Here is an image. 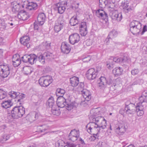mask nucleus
Wrapping results in <instances>:
<instances>
[{"instance_id":"nucleus-1","label":"nucleus","mask_w":147,"mask_h":147,"mask_svg":"<svg viewBox=\"0 0 147 147\" xmlns=\"http://www.w3.org/2000/svg\"><path fill=\"white\" fill-rule=\"evenodd\" d=\"M57 105L58 107H65L68 110H71L74 106V104L68 100H67L62 96L58 97L57 99Z\"/></svg>"},{"instance_id":"nucleus-2","label":"nucleus","mask_w":147,"mask_h":147,"mask_svg":"<svg viewBox=\"0 0 147 147\" xmlns=\"http://www.w3.org/2000/svg\"><path fill=\"white\" fill-rule=\"evenodd\" d=\"M130 30L134 35L138 34L142 28V24L139 21L133 20L129 24Z\"/></svg>"},{"instance_id":"nucleus-3","label":"nucleus","mask_w":147,"mask_h":147,"mask_svg":"<svg viewBox=\"0 0 147 147\" xmlns=\"http://www.w3.org/2000/svg\"><path fill=\"white\" fill-rule=\"evenodd\" d=\"M11 116L14 119L22 117L25 113L24 107L22 106L15 107L11 111Z\"/></svg>"},{"instance_id":"nucleus-4","label":"nucleus","mask_w":147,"mask_h":147,"mask_svg":"<svg viewBox=\"0 0 147 147\" xmlns=\"http://www.w3.org/2000/svg\"><path fill=\"white\" fill-rule=\"evenodd\" d=\"M69 0H61L59 3H58L56 5V7L55 8L56 10H57L58 12L60 14H62L64 12L66 7L67 5H69Z\"/></svg>"},{"instance_id":"nucleus-5","label":"nucleus","mask_w":147,"mask_h":147,"mask_svg":"<svg viewBox=\"0 0 147 147\" xmlns=\"http://www.w3.org/2000/svg\"><path fill=\"white\" fill-rule=\"evenodd\" d=\"M11 70L8 65H0V76L3 78H5L9 75Z\"/></svg>"},{"instance_id":"nucleus-6","label":"nucleus","mask_w":147,"mask_h":147,"mask_svg":"<svg viewBox=\"0 0 147 147\" xmlns=\"http://www.w3.org/2000/svg\"><path fill=\"white\" fill-rule=\"evenodd\" d=\"M52 82V78L49 76H42L38 80L39 84L42 86L47 87Z\"/></svg>"},{"instance_id":"nucleus-7","label":"nucleus","mask_w":147,"mask_h":147,"mask_svg":"<svg viewBox=\"0 0 147 147\" xmlns=\"http://www.w3.org/2000/svg\"><path fill=\"white\" fill-rule=\"evenodd\" d=\"M94 121L97 123L98 126L99 127L101 130L102 129H105L106 127V121L104 117L100 116L98 117L93 119Z\"/></svg>"},{"instance_id":"nucleus-8","label":"nucleus","mask_w":147,"mask_h":147,"mask_svg":"<svg viewBox=\"0 0 147 147\" xmlns=\"http://www.w3.org/2000/svg\"><path fill=\"white\" fill-rule=\"evenodd\" d=\"M64 25L63 18L59 17L55 21L54 29L56 32H58L63 28Z\"/></svg>"},{"instance_id":"nucleus-9","label":"nucleus","mask_w":147,"mask_h":147,"mask_svg":"<svg viewBox=\"0 0 147 147\" xmlns=\"http://www.w3.org/2000/svg\"><path fill=\"white\" fill-rule=\"evenodd\" d=\"M42 56H40L39 54L37 55L34 54H30L28 62L31 64H32L36 63L37 61H39L41 63H43L44 62V60L42 59Z\"/></svg>"},{"instance_id":"nucleus-10","label":"nucleus","mask_w":147,"mask_h":147,"mask_svg":"<svg viewBox=\"0 0 147 147\" xmlns=\"http://www.w3.org/2000/svg\"><path fill=\"white\" fill-rule=\"evenodd\" d=\"M81 92L84 99V101H82L80 103L81 105H82L86 103L85 101H88L90 100L91 94L90 91L86 89H83Z\"/></svg>"},{"instance_id":"nucleus-11","label":"nucleus","mask_w":147,"mask_h":147,"mask_svg":"<svg viewBox=\"0 0 147 147\" xmlns=\"http://www.w3.org/2000/svg\"><path fill=\"white\" fill-rule=\"evenodd\" d=\"M97 72L95 71L93 68L89 69L86 74L87 78L89 80H92L95 79L97 76Z\"/></svg>"},{"instance_id":"nucleus-12","label":"nucleus","mask_w":147,"mask_h":147,"mask_svg":"<svg viewBox=\"0 0 147 147\" xmlns=\"http://www.w3.org/2000/svg\"><path fill=\"white\" fill-rule=\"evenodd\" d=\"M80 36L77 33L71 34L69 36V40L70 43L72 45L78 43L80 40Z\"/></svg>"},{"instance_id":"nucleus-13","label":"nucleus","mask_w":147,"mask_h":147,"mask_svg":"<svg viewBox=\"0 0 147 147\" xmlns=\"http://www.w3.org/2000/svg\"><path fill=\"white\" fill-rule=\"evenodd\" d=\"M126 129L125 126L123 124H120L116 126L114 129L116 133L119 135H123L126 131Z\"/></svg>"},{"instance_id":"nucleus-14","label":"nucleus","mask_w":147,"mask_h":147,"mask_svg":"<svg viewBox=\"0 0 147 147\" xmlns=\"http://www.w3.org/2000/svg\"><path fill=\"white\" fill-rule=\"evenodd\" d=\"M12 61L14 67L18 66L21 63L20 55L18 54L14 55L12 58Z\"/></svg>"},{"instance_id":"nucleus-15","label":"nucleus","mask_w":147,"mask_h":147,"mask_svg":"<svg viewBox=\"0 0 147 147\" xmlns=\"http://www.w3.org/2000/svg\"><path fill=\"white\" fill-rule=\"evenodd\" d=\"M99 79L100 82L98 83L97 86L98 88L103 89L106 87L107 85L106 78L105 77L101 76Z\"/></svg>"},{"instance_id":"nucleus-16","label":"nucleus","mask_w":147,"mask_h":147,"mask_svg":"<svg viewBox=\"0 0 147 147\" xmlns=\"http://www.w3.org/2000/svg\"><path fill=\"white\" fill-rule=\"evenodd\" d=\"M80 28L81 35L83 36H86L88 33L86 23L84 22H81Z\"/></svg>"},{"instance_id":"nucleus-17","label":"nucleus","mask_w":147,"mask_h":147,"mask_svg":"<svg viewBox=\"0 0 147 147\" xmlns=\"http://www.w3.org/2000/svg\"><path fill=\"white\" fill-rule=\"evenodd\" d=\"M96 15L98 17L104 20L107 19L108 17L107 14L102 9L96 11Z\"/></svg>"},{"instance_id":"nucleus-18","label":"nucleus","mask_w":147,"mask_h":147,"mask_svg":"<svg viewBox=\"0 0 147 147\" xmlns=\"http://www.w3.org/2000/svg\"><path fill=\"white\" fill-rule=\"evenodd\" d=\"M24 6L25 7L29 10H35L37 7V4L33 2H28V1L24 2Z\"/></svg>"},{"instance_id":"nucleus-19","label":"nucleus","mask_w":147,"mask_h":147,"mask_svg":"<svg viewBox=\"0 0 147 147\" xmlns=\"http://www.w3.org/2000/svg\"><path fill=\"white\" fill-rule=\"evenodd\" d=\"M61 49L63 53L68 54L71 50V48L67 42H63L61 46Z\"/></svg>"},{"instance_id":"nucleus-20","label":"nucleus","mask_w":147,"mask_h":147,"mask_svg":"<svg viewBox=\"0 0 147 147\" xmlns=\"http://www.w3.org/2000/svg\"><path fill=\"white\" fill-rule=\"evenodd\" d=\"M112 18L117 21H120L122 18V14L121 13H118L117 11H115L112 12L111 15Z\"/></svg>"},{"instance_id":"nucleus-21","label":"nucleus","mask_w":147,"mask_h":147,"mask_svg":"<svg viewBox=\"0 0 147 147\" xmlns=\"http://www.w3.org/2000/svg\"><path fill=\"white\" fill-rule=\"evenodd\" d=\"M125 110L128 115H132L136 112V107L134 104H130L128 107H125Z\"/></svg>"},{"instance_id":"nucleus-22","label":"nucleus","mask_w":147,"mask_h":147,"mask_svg":"<svg viewBox=\"0 0 147 147\" xmlns=\"http://www.w3.org/2000/svg\"><path fill=\"white\" fill-rule=\"evenodd\" d=\"M17 16L19 19L23 20H26L29 18L28 15L24 11H20L18 13Z\"/></svg>"},{"instance_id":"nucleus-23","label":"nucleus","mask_w":147,"mask_h":147,"mask_svg":"<svg viewBox=\"0 0 147 147\" xmlns=\"http://www.w3.org/2000/svg\"><path fill=\"white\" fill-rule=\"evenodd\" d=\"M21 43L23 45L26 46L27 48L30 47V45L29 43V41L30 40L29 37L28 36H23L20 39Z\"/></svg>"},{"instance_id":"nucleus-24","label":"nucleus","mask_w":147,"mask_h":147,"mask_svg":"<svg viewBox=\"0 0 147 147\" xmlns=\"http://www.w3.org/2000/svg\"><path fill=\"white\" fill-rule=\"evenodd\" d=\"M45 15L43 13H40L37 17V20L38 23L40 25H42L45 20Z\"/></svg>"},{"instance_id":"nucleus-25","label":"nucleus","mask_w":147,"mask_h":147,"mask_svg":"<svg viewBox=\"0 0 147 147\" xmlns=\"http://www.w3.org/2000/svg\"><path fill=\"white\" fill-rule=\"evenodd\" d=\"M117 34V32L115 30H113L107 36V38L105 40V41L107 42V44L108 43V41L109 39H112L114 37L116 36Z\"/></svg>"},{"instance_id":"nucleus-26","label":"nucleus","mask_w":147,"mask_h":147,"mask_svg":"<svg viewBox=\"0 0 147 147\" xmlns=\"http://www.w3.org/2000/svg\"><path fill=\"white\" fill-rule=\"evenodd\" d=\"M134 9V7L129 5V3H125L124 5L123 10V11L125 13H128L133 10Z\"/></svg>"},{"instance_id":"nucleus-27","label":"nucleus","mask_w":147,"mask_h":147,"mask_svg":"<svg viewBox=\"0 0 147 147\" xmlns=\"http://www.w3.org/2000/svg\"><path fill=\"white\" fill-rule=\"evenodd\" d=\"M70 84L71 86L75 87L77 86L79 83V78L75 76L73 77L70 79Z\"/></svg>"},{"instance_id":"nucleus-28","label":"nucleus","mask_w":147,"mask_h":147,"mask_svg":"<svg viewBox=\"0 0 147 147\" xmlns=\"http://www.w3.org/2000/svg\"><path fill=\"white\" fill-rule=\"evenodd\" d=\"M93 122H90L86 126V128L88 129L87 130H90L93 128L98 126L97 123L95 121H94L93 120Z\"/></svg>"},{"instance_id":"nucleus-29","label":"nucleus","mask_w":147,"mask_h":147,"mask_svg":"<svg viewBox=\"0 0 147 147\" xmlns=\"http://www.w3.org/2000/svg\"><path fill=\"white\" fill-rule=\"evenodd\" d=\"M40 56H42V59L44 60V62L42 64H44L45 63V59H51L53 56V54L49 52H45L43 55L39 54Z\"/></svg>"},{"instance_id":"nucleus-30","label":"nucleus","mask_w":147,"mask_h":147,"mask_svg":"<svg viewBox=\"0 0 147 147\" xmlns=\"http://www.w3.org/2000/svg\"><path fill=\"white\" fill-rule=\"evenodd\" d=\"M20 5L16 2L13 3L11 4L12 11L15 13H17L19 11L20 9Z\"/></svg>"},{"instance_id":"nucleus-31","label":"nucleus","mask_w":147,"mask_h":147,"mask_svg":"<svg viewBox=\"0 0 147 147\" xmlns=\"http://www.w3.org/2000/svg\"><path fill=\"white\" fill-rule=\"evenodd\" d=\"M47 104L51 108L52 107H56V105L55 104V101L54 100L53 98L52 97H50L48 99Z\"/></svg>"},{"instance_id":"nucleus-32","label":"nucleus","mask_w":147,"mask_h":147,"mask_svg":"<svg viewBox=\"0 0 147 147\" xmlns=\"http://www.w3.org/2000/svg\"><path fill=\"white\" fill-rule=\"evenodd\" d=\"M12 105L11 101L10 100H5L1 103L2 107L4 108L7 109L11 107Z\"/></svg>"},{"instance_id":"nucleus-33","label":"nucleus","mask_w":147,"mask_h":147,"mask_svg":"<svg viewBox=\"0 0 147 147\" xmlns=\"http://www.w3.org/2000/svg\"><path fill=\"white\" fill-rule=\"evenodd\" d=\"M0 30L1 31H3L6 30V28L7 26V24L6 23L5 20L2 19L0 18Z\"/></svg>"},{"instance_id":"nucleus-34","label":"nucleus","mask_w":147,"mask_h":147,"mask_svg":"<svg viewBox=\"0 0 147 147\" xmlns=\"http://www.w3.org/2000/svg\"><path fill=\"white\" fill-rule=\"evenodd\" d=\"M52 114L54 115L57 116H59L61 112L59 111V107L56 106V107H52L51 109Z\"/></svg>"},{"instance_id":"nucleus-35","label":"nucleus","mask_w":147,"mask_h":147,"mask_svg":"<svg viewBox=\"0 0 147 147\" xmlns=\"http://www.w3.org/2000/svg\"><path fill=\"white\" fill-rule=\"evenodd\" d=\"M123 69L120 67H117L112 71L113 73L115 75H120L121 74Z\"/></svg>"},{"instance_id":"nucleus-36","label":"nucleus","mask_w":147,"mask_h":147,"mask_svg":"<svg viewBox=\"0 0 147 147\" xmlns=\"http://www.w3.org/2000/svg\"><path fill=\"white\" fill-rule=\"evenodd\" d=\"M23 71L25 74H30L32 71L33 69L30 67L26 66L23 68Z\"/></svg>"},{"instance_id":"nucleus-37","label":"nucleus","mask_w":147,"mask_h":147,"mask_svg":"<svg viewBox=\"0 0 147 147\" xmlns=\"http://www.w3.org/2000/svg\"><path fill=\"white\" fill-rule=\"evenodd\" d=\"M78 21L76 17H72L70 20L69 23L71 26H75L78 24Z\"/></svg>"},{"instance_id":"nucleus-38","label":"nucleus","mask_w":147,"mask_h":147,"mask_svg":"<svg viewBox=\"0 0 147 147\" xmlns=\"http://www.w3.org/2000/svg\"><path fill=\"white\" fill-rule=\"evenodd\" d=\"M101 130L99 127L98 126L94 128H93L92 129L90 130H87L88 132L90 134H98L100 132Z\"/></svg>"},{"instance_id":"nucleus-39","label":"nucleus","mask_w":147,"mask_h":147,"mask_svg":"<svg viewBox=\"0 0 147 147\" xmlns=\"http://www.w3.org/2000/svg\"><path fill=\"white\" fill-rule=\"evenodd\" d=\"M65 92V91L64 89L61 88H58L57 89L56 91L57 96H58L59 97L60 96L63 97Z\"/></svg>"},{"instance_id":"nucleus-40","label":"nucleus","mask_w":147,"mask_h":147,"mask_svg":"<svg viewBox=\"0 0 147 147\" xmlns=\"http://www.w3.org/2000/svg\"><path fill=\"white\" fill-rule=\"evenodd\" d=\"M47 127L45 125H41L37 127L38 132L41 133L45 131L48 129Z\"/></svg>"},{"instance_id":"nucleus-41","label":"nucleus","mask_w":147,"mask_h":147,"mask_svg":"<svg viewBox=\"0 0 147 147\" xmlns=\"http://www.w3.org/2000/svg\"><path fill=\"white\" fill-rule=\"evenodd\" d=\"M18 95L17 96V99L18 102H20L21 101V100L23 99L25 97V95L22 93L18 92ZM19 104H21L20 103H19Z\"/></svg>"},{"instance_id":"nucleus-42","label":"nucleus","mask_w":147,"mask_h":147,"mask_svg":"<svg viewBox=\"0 0 147 147\" xmlns=\"http://www.w3.org/2000/svg\"><path fill=\"white\" fill-rule=\"evenodd\" d=\"M79 135L80 134L79 131L76 130L75 129L72 130L69 134V136H75L77 137H79Z\"/></svg>"},{"instance_id":"nucleus-43","label":"nucleus","mask_w":147,"mask_h":147,"mask_svg":"<svg viewBox=\"0 0 147 147\" xmlns=\"http://www.w3.org/2000/svg\"><path fill=\"white\" fill-rule=\"evenodd\" d=\"M136 110H139V111H143L144 107L142 102H139L137 104V105L135 106Z\"/></svg>"},{"instance_id":"nucleus-44","label":"nucleus","mask_w":147,"mask_h":147,"mask_svg":"<svg viewBox=\"0 0 147 147\" xmlns=\"http://www.w3.org/2000/svg\"><path fill=\"white\" fill-rule=\"evenodd\" d=\"M30 55H25L22 56V60L24 63L28 62Z\"/></svg>"},{"instance_id":"nucleus-45","label":"nucleus","mask_w":147,"mask_h":147,"mask_svg":"<svg viewBox=\"0 0 147 147\" xmlns=\"http://www.w3.org/2000/svg\"><path fill=\"white\" fill-rule=\"evenodd\" d=\"M7 96L6 93L0 89V100L5 98Z\"/></svg>"},{"instance_id":"nucleus-46","label":"nucleus","mask_w":147,"mask_h":147,"mask_svg":"<svg viewBox=\"0 0 147 147\" xmlns=\"http://www.w3.org/2000/svg\"><path fill=\"white\" fill-rule=\"evenodd\" d=\"M18 92H15L12 91L9 93V95L10 97L13 98L17 99V96L18 94Z\"/></svg>"},{"instance_id":"nucleus-47","label":"nucleus","mask_w":147,"mask_h":147,"mask_svg":"<svg viewBox=\"0 0 147 147\" xmlns=\"http://www.w3.org/2000/svg\"><path fill=\"white\" fill-rule=\"evenodd\" d=\"M99 5L100 7L102 8L105 6L107 3V0H99Z\"/></svg>"},{"instance_id":"nucleus-48","label":"nucleus","mask_w":147,"mask_h":147,"mask_svg":"<svg viewBox=\"0 0 147 147\" xmlns=\"http://www.w3.org/2000/svg\"><path fill=\"white\" fill-rule=\"evenodd\" d=\"M79 137L69 136V140L72 142H74L76 141Z\"/></svg>"},{"instance_id":"nucleus-49","label":"nucleus","mask_w":147,"mask_h":147,"mask_svg":"<svg viewBox=\"0 0 147 147\" xmlns=\"http://www.w3.org/2000/svg\"><path fill=\"white\" fill-rule=\"evenodd\" d=\"M128 60V58L127 57L124 56L123 57H121L120 63L127 62Z\"/></svg>"},{"instance_id":"nucleus-50","label":"nucleus","mask_w":147,"mask_h":147,"mask_svg":"<svg viewBox=\"0 0 147 147\" xmlns=\"http://www.w3.org/2000/svg\"><path fill=\"white\" fill-rule=\"evenodd\" d=\"M143 96H144L142 95L139 98V99L140 101V102H142L143 103L144 102H147V99L145 97L143 98Z\"/></svg>"},{"instance_id":"nucleus-51","label":"nucleus","mask_w":147,"mask_h":147,"mask_svg":"<svg viewBox=\"0 0 147 147\" xmlns=\"http://www.w3.org/2000/svg\"><path fill=\"white\" fill-rule=\"evenodd\" d=\"M31 117L32 118V121H34L37 118V117L36 116H38V114H36V112H34L32 113L31 115Z\"/></svg>"},{"instance_id":"nucleus-52","label":"nucleus","mask_w":147,"mask_h":147,"mask_svg":"<svg viewBox=\"0 0 147 147\" xmlns=\"http://www.w3.org/2000/svg\"><path fill=\"white\" fill-rule=\"evenodd\" d=\"M139 72L138 69H134L131 71V74L133 75H135L137 74Z\"/></svg>"},{"instance_id":"nucleus-53","label":"nucleus","mask_w":147,"mask_h":147,"mask_svg":"<svg viewBox=\"0 0 147 147\" xmlns=\"http://www.w3.org/2000/svg\"><path fill=\"white\" fill-rule=\"evenodd\" d=\"M9 135H4L2 136V138L1 139V140L3 141H6L9 139Z\"/></svg>"},{"instance_id":"nucleus-54","label":"nucleus","mask_w":147,"mask_h":147,"mask_svg":"<svg viewBox=\"0 0 147 147\" xmlns=\"http://www.w3.org/2000/svg\"><path fill=\"white\" fill-rule=\"evenodd\" d=\"M84 83L80 82L78 86V89L81 91V90H82L84 88Z\"/></svg>"},{"instance_id":"nucleus-55","label":"nucleus","mask_w":147,"mask_h":147,"mask_svg":"<svg viewBox=\"0 0 147 147\" xmlns=\"http://www.w3.org/2000/svg\"><path fill=\"white\" fill-rule=\"evenodd\" d=\"M136 112H137V114L138 116H142L144 113V111L136 110Z\"/></svg>"},{"instance_id":"nucleus-56","label":"nucleus","mask_w":147,"mask_h":147,"mask_svg":"<svg viewBox=\"0 0 147 147\" xmlns=\"http://www.w3.org/2000/svg\"><path fill=\"white\" fill-rule=\"evenodd\" d=\"M34 28L35 30H38V25L41 26L38 23V22H35L34 23Z\"/></svg>"},{"instance_id":"nucleus-57","label":"nucleus","mask_w":147,"mask_h":147,"mask_svg":"<svg viewBox=\"0 0 147 147\" xmlns=\"http://www.w3.org/2000/svg\"><path fill=\"white\" fill-rule=\"evenodd\" d=\"M113 61L117 63H120V57L118 58L117 57H114L113 58Z\"/></svg>"},{"instance_id":"nucleus-58","label":"nucleus","mask_w":147,"mask_h":147,"mask_svg":"<svg viewBox=\"0 0 147 147\" xmlns=\"http://www.w3.org/2000/svg\"><path fill=\"white\" fill-rule=\"evenodd\" d=\"M147 30V27L146 25H144L142 31L141 33V35H143L145 32Z\"/></svg>"},{"instance_id":"nucleus-59","label":"nucleus","mask_w":147,"mask_h":147,"mask_svg":"<svg viewBox=\"0 0 147 147\" xmlns=\"http://www.w3.org/2000/svg\"><path fill=\"white\" fill-rule=\"evenodd\" d=\"M140 79H136L135 81L133 84V85L140 84Z\"/></svg>"},{"instance_id":"nucleus-60","label":"nucleus","mask_w":147,"mask_h":147,"mask_svg":"<svg viewBox=\"0 0 147 147\" xmlns=\"http://www.w3.org/2000/svg\"><path fill=\"white\" fill-rule=\"evenodd\" d=\"M90 59V57L88 56L84 58L83 59V60L84 62L89 61Z\"/></svg>"},{"instance_id":"nucleus-61","label":"nucleus","mask_w":147,"mask_h":147,"mask_svg":"<svg viewBox=\"0 0 147 147\" xmlns=\"http://www.w3.org/2000/svg\"><path fill=\"white\" fill-rule=\"evenodd\" d=\"M5 40L2 37L0 38V45H3L4 43Z\"/></svg>"},{"instance_id":"nucleus-62","label":"nucleus","mask_w":147,"mask_h":147,"mask_svg":"<svg viewBox=\"0 0 147 147\" xmlns=\"http://www.w3.org/2000/svg\"><path fill=\"white\" fill-rule=\"evenodd\" d=\"M142 95L146 98V97L147 96V90H144L142 92Z\"/></svg>"},{"instance_id":"nucleus-63","label":"nucleus","mask_w":147,"mask_h":147,"mask_svg":"<svg viewBox=\"0 0 147 147\" xmlns=\"http://www.w3.org/2000/svg\"><path fill=\"white\" fill-rule=\"evenodd\" d=\"M130 104H133L132 103H131V102L129 101H127L125 102V107H128L129 106Z\"/></svg>"},{"instance_id":"nucleus-64","label":"nucleus","mask_w":147,"mask_h":147,"mask_svg":"<svg viewBox=\"0 0 147 147\" xmlns=\"http://www.w3.org/2000/svg\"><path fill=\"white\" fill-rule=\"evenodd\" d=\"M55 144L57 147H65V146H63L61 145H60V142L59 141H58L57 142H56Z\"/></svg>"}]
</instances>
